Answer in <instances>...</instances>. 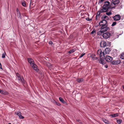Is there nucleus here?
<instances>
[{
	"label": "nucleus",
	"mask_w": 124,
	"mask_h": 124,
	"mask_svg": "<svg viewBox=\"0 0 124 124\" xmlns=\"http://www.w3.org/2000/svg\"><path fill=\"white\" fill-rule=\"evenodd\" d=\"M16 115L19 116L20 119H23L24 118L23 116H22L21 113L20 112H18L16 113Z\"/></svg>",
	"instance_id": "nucleus-18"
},
{
	"label": "nucleus",
	"mask_w": 124,
	"mask_h": 124,
	"mask_svg": "<svg viewBox=\"0 0 124 124\" xmlns=\"http://www.w3.org/2000/svg\"><path fill=\"white\" fill-rule=\"evenodd\" d=\"M46 65L51 70L52 69V66L50 63L48 62H46Z\"/></svg>",
	"instance_id": "nucleus-16"
},
{
	"label": "nucleus",
	"mask_w": 124,
	"mask_h": 124,
	"mask_svg": "<svg viewBox=\"0 0 124 124\" xmlns=\"http://www.w3.org/2000/svg\"><path fill=\"white\" fill-rule=\"evenodd\" d=\"M120 58L122 59H124V53L121 54Z\"/></svg>",
	"instance_id": "nucleus-27"
},
{
	"label": "nucleus",
	"mask_w": 124,
	"mask_h": 124,
	"mask_svg": "<svg viewBox=\"0 0 124 124\" xmlns=\"http://www.w3.org/2000/svg\"><path fill=\"white\" fill-rule=\"evenodd\" d=\"M59 101L61 102H62V103H64V104H65L66 103V102L61 97H60L59 98Z\"/></svg>",
	"instance_id": "nucleus-21"
},
{
	"label": "nucleus",
	"mask_w": 124,
	"mask_h": 124,
	"mask_svg": "<svg viewBox=\"0 0 124 124\" xmlns=\"http://www.w3.org/2000/svg\"><path fill=\"white\" fill-rule=\"evenodd\" d=\"M103 18L104 19H106V20H108L109 19L108 17L106 16H103Z\"/></svg>",
	"instance_id": "nucleus-29"
},
{
	"label": "nucleus",
	"mask_w": 124,
	"mask_h": 124,
	"mask_svg": "<svg viewBox=\"0 0 124 124\" xmlns=\"http://www.w3.org/2000/svg\"><path fill=\"white\" fill-rule=\"evenodd\" d=\"M18 79L19 81H20V82H22L23 83H25V81L24 80V79L23 77L21 76L18 78Z\"/></svg>",
	"instance_id": "nucleus-13"
},
{
	"label": "nucleus",
	"mask_w": 124,
	"mask_h": 124,
	"mask_svg": "<svg viewBox=\"0 0 124 124\" xmlns=\"http://www.w3.org/2000/svg\"><path fill=\"white\" fill-rule=\"evenodd\" d=\"M54 102H55V104L56 105H57L58 106H60L61 105L60 104L59 102H57L56 101H54Z\"/></svg>",
	"instance_id": "nucleus-32"
},
{
	"label": "nucleus",
	"mask_w": 124,
	"mask_h": 124,
	"mask_svg": "<svg viewBox=\"0 0 124 124\" xmlns=\"http://www.w3.org/2000/svg\"><path fill=\"white\" fill-rule=\"evenodd\" d=\"M6 54V53L5 52L3 53L2 54V57L3 58H5V57Z\"/></svg>",
	"instance_id": "nucleus-33"
},
{
	"label": "nucleus",
	"mask_w": 124,
	"mask_h": 124,
	"mask_svg": "<svg viewBox=\"0 0 124 124\" xmlns=\"http://www.w3.org/2000/svg\"><path fill=\"white\" fill-rule=\"evenodd\" d=\"M104 0H100L98 1V3H101Z\"/></svg>",
	"instance_id": "nucleus-36"
},
{
	"label": "nucleus",
	"mask_w": 124,
	"mask_h": 124,
	"mask_svg": "<svg viewBox=\"0 0 124 124\" xmlns=\"http://www.w3.org/2000/svg\"><path fill=\"white\" fill-rule=\"evenodd\" d=\"M106 44L105 41H102L100 43V46L101 47H104L106 46Z\"/></svg>",
	"instance_id": "nucleus-11"
},
{
	"label": "nucleus",
	"mask_w": 124,
	"mask_h": 124,
	"mask_svg": "<svg viewBox=\"0 0 124 124\" xmlns=\"http://www.w3.org/2000/svg\"><path fill=\"white\" fill-rule=\"evenodd\" d=\"M16 75L17 77V78L20 77L19 74L18 73H16Z\"/></svg>",
	"instance_id": "nucleus-37"
},
{
	"label": "nucleus",
	"mask_w": 124,
	"mask_h": 124,
	"mask_svg": "<svg viewBox=\"0 0 124 124\" xmlns=\"http://www.w3.org/2000/svg\"><path fill=\"white\" fill-rule=\"evenodd\" d=\"M24 2H23L22 3V6H23L24 7H25L26 6V5L25 3V1H24Z\"/></svg>",
	"instance_id": "nucleus-31"
},
{
	"label": "nucleus",
	"mask_w": 124,
	"mask_h": 124,
	"mask_svg": "<svg viewBox=\"0 0 124 124\" xmlns=\"http://www.w3.org/2000/svg\"><path fill=\"white\" fill-rule=\"evenodd\" d=\"M91 59L92 60H97L98 59V57L96 56V55L94 54H92L90 56Z\"/></svg>",
	"instance_id": "nucleus-12"
},
{
	"label": "nucleus",
	"mask_w": 124,
	"mask_h": 124,
	"mask_svg": "<svg viewBox=\"0 0 124 124\" xmlns=\"http://www.w3.org/2000/svg\"><path fill=\"white\" fill-rule=\"evenodd\" d=\"M91 34L93 36H94L96 34V31L94 29L93 31L91 32Z\"/></svg>",
	"instance_id": "nucleus-20"
},
{
	"label": "nucleus",
	"mask_w": 124,
	"mask_h": 124,
	"mask_svg": "<svg viewBox=\"0 0 124 124\" xmlns=\"http://www.w3.org/2000/svg\"><path fill=\"white\" fill-rule=\"evenodd\" d=\"M110 35V34L108 32H106L103 33L102 36L104 38L107 39L109 38Z\"/></svg>",
	"instance_id": "nucleus-7"
},
{
	"label": "nucleus",
	"mask_w": 124,
	"mask_h": 124,
	"mask_svg": "<svg viewBox=\"0 0 124 124\" xmlns=\"http://www.w3.org/2000/svg\"><path fill=\"white\" fill-rule=\"evenodd\" d=\"M0 93L1 94L5 95H6L8 94V93L6 91H3L2 90L0 89Z\"/></svg>",
	"instance_id": "nucleus-19"
},
{
	"label": "nucleus",
	"mask_w": 124,
	"mask_h": 124,
	"mask_svg": "<svg viewBox=\"0 0 124 124\" xmlns=\"http://www.w3.org/2000/svg\"><path fill=\"white\" fill-rule=\"evenodd\" d=\"M113 18L115 21H117L120 19L121 16L119 15H116L113 17Z\"/></svg>",
	"instance_id": "nucleus-8"
},
{
	"label": "nucleus",
	"mask_w": 124,
	"mask_h": 124,
	"mask_svg": "<svg viewBox=\"0 0 124 124\" xmlns=\"http://www.w3.org/2000/svg\"><path fill=\"white\" fill-rule=\"evenodd\" d=\"M112 3L114 5L118 4L119 2V0H112Z\"/></svg>",
	"instance_id": "nucleus-14"
},
{
	"label": "nucleus",
	"mask_w": 124,
	"mask_h": 124,
	"mask_svg": "<svg viewBox=\"0 0 124 124\" xmlns=\"http://www.w3.org/2000/svg\"><path fill=\"white\" fill-rule=\"evenodd\" d=\"M104 58L106 61L109 62H110L111 63L113 59L112 57L108 55H106Z\"/></svg>",
	"instance_id": "nucleus-5"
},
{
	"label": "nucleus",
	"mask_w": 124,
	"mask_h": 124,
	"mask_svg": "<svg viewBox=\"0 0 124 124\" xmlns=\"http://www.w3.org/2000/svg\"><path fill=\"white\" fill-rule=\"evenodd\" d=\"M110 51V49L109 48L107 47L105 49V50H104L103 52L105 53V54H108L109 52Z\"/></svg>",
	"instance_id": "nucleus-15"
},
{
	"label": "nucleus",
	"mask_w": 124,
	"mask_h": 124,
	"mask_svg": "<svg viewBox=\"0 0 124 124\" xmlns=\"http://www.w3.org/2000/svg\"><path fill=\"white\" fill-rule=\"evenodd\" d=\"M98 61L100 63L103 65L106 63V62L104 61V60L101 58L99 59H98Z\"/></svg>",
	"instance_id": "nucleus-9"
},
{
	"label": "nucleus",
	"mask_w": 124,
	"mask_h": 124,
	"mask_svg": "<svg viewBox=\"0 0 124 124\" xmlns=\"http://www.w3.org/2000/svg\"><path fill=\"white\" fill-rule=\"evenodd\" d=\"M110 3L108 1H106L104 3V4L102 7V9L100 10L101 13L106 12L109 9L111 8Z\"/></svg>",
	"instance_id": "nucleus-1"
},
{
	"label": "nucleus",
	"mask_w": 124,
	"mask_h": 124,
	"mask_svg": "<svg viewBox=\"0 0 124 124\" xmlns=\"http://www.w3.org/2000/svg\"><path fill=\"white\" fill-rule=\"evenodd\" d=\"M120 26L124 27V21L121 22L119 24Z\"/></svg>",
	"instance_id": "nucleus-24"
},
{
	"label": "nucleus",
	"mask_w": 124,
	"mask_h": 124,
	"mask_svg": "<svg viewBox=\"0 0 124 124\" xmlns=\"http://www.w3.org/2000/svg\"><path fill=\"white\" fill-rule=\"evenodd\" d=\"M118 115V113H116L115 114H114L112 115H110V116H111L112 117H116V116H117Z\"/></svg>",
	"instance_id": "nucleus-23"
},
{
	"label": "nucleus",
	"mask_w": 124,
	"mask_h": 124,
	"mask_svg": "<svg viewBox=\"0 0 124 124\" xmlns=\"http://www.w3.org/2000/svg\"><path fill=\"white\" fill-rule=\"evenodd\" d=\"M86 20H87V21H90V20H91L90 19H89V18H86Z\"/></svg>",
	"instance_id": "nucleus-40"
},
{
	"label": "nucleus",
	"mask_w": 124,
	"mask_h": 124,
	"mask_svg": "<svg viewBox=\"0 0 124 124\" xmlns=\"http://www.w3.org/2000/svg\"><path fill=\"white\" fill-rule=\"evenodd\" d=\"M49 43L50 44L52 45V44H53V43L52 42V41H50L49 42Z\"/></svg>",
	"instance_id": "nucleus-39"
},
{
	"label": "nucleus",
	"mask_w": 124,
	"mask_h": 124,
	"mask_svg": "<svg viewBox=\"0 0 124 124\" xmlns=\"http://www.w3.org/2000/svg\"><path fill=\"white\" fill-rule=\"evenodd\" d=\"M28 60L32 68L36 71H38V69L37 68V66L34 63L33 60L31 58H28Z\"/></svg>",
	"instance_id": "nucleus-2"
},
{
	"label": "nucleus",
	"mask_w": 124,
	"mask_h": 124,
	"mask_svg": "<svg viewBox=\"0 0 124 124\" xmlns=\"http://www.w3.org/2000/svg\"><path fill=\"white\" fill-rule=\"evenodd\" d=\"M101 30L97 33L98 35H101L102 33H103L104 32L108 30L109 28L108 27V25H106L105 26H101Z\"/></svg>",
	"instance_id": "nucleus-3"
},
{
	"label": "nucleus",
	"mask_w": 124,
	"mask_h": 124,
	"mask_svg": "<svg viewBox=\"0 0 124 124\" xmlns=\"http://www.w3.org/2000/svg\"><path fill=\"white\" fill-rule=\"evenodd\" d=\"M8 124H11V123H9Z\"/></svg>",
	"instance_id": "nucleus-45"
},
{
	"label": "nucleus",
	"mask_w": 124,
	"mask_h": 124,
	"mask_svg": "<svg viewBox=\"0 0 124 124\" xmlns=\"http://www.w3.org/2000/svg\"><path fill=\"white\" fill-rule=\"evenodd\" d=\"M100 13H101L100 11H98V12L97 14V15H98L99 16L100 15Z\"/></svg>",
	"instance_id": "nucleus-38"
},
{
	"label": "nucleus",
	"mask_w": 124,
	"mask_h": 124,
	"mask_svg": "<svg viewBox=\"0 0 124 124\" xmlns=\"http://www.w3.org/2000/svg\"><path fill=\"white\" fill-rule=\"evenodd\" d=\"M103 121L106 124H109L108 121L106 119H103Z\"/></svg>",
	"instance_id": "nucleus-26"
},
{
	"label": "nucleus",
	"mask_w": 124,
	"mask_h": 124,
	"mask_svg": "<svg viewBox=\"0 0 124 124\" xmlns=\"http://www.w3.org/2000/svg\"><path fill=\"white\" fill-rule=\"evenodd\" d=\"M104 67H105L106 68H107L108 67V66L107 65H105L104 66Z\"/></svg>",
	"instance_id": "nucleus-41"
},
{
	"label": "nucleus",
	"mask_w": 124,
	"mask_h": 124,
	"mask_svg": "<svg viewBox=\"0 0 124 124\" xmlns=\"http://www.w3.org/2000/svg\"><path fill=\"white\" fill-rule=\"evenodd\" d=\"M76 50L75 49H72L68 52V53L70 54H71L73 53L76 51Z\"/></svg>",
	"instance_id": "nucleus-22"
},
{
	"label": "nucleus",
	"mask_w": 124,
	"mask_h": 124,
	"mask_svg": "<svg viewBox=\"0 0 124 124\" xmlns=\"http://www.w3.org/2000/svg\"><path fill=\"white\" fill-rule=\"evenodd\" d=\"M85 54L84 53H82L81 55L80 56L79 58H81Z\"/></svg>",
	"instance_id": "nucleus-35"
},
{
	"label": "nucleus",
	"mask_w": 124,
	"mask_h": 124,
	"mask_svg": "<svg viewBox=\"0 0 124 124\" xmlns=\"http://www.w3.org/2000/svg\"><path fill=\"white\" fill-rule=\"evenodd\" d=\"M17 12V16L19 17L21 19L22 16L21 14V13L19 11V9L18 8H17L16 9Z\"/></svg>",
	"instance_id": "nucleus-17"
},
{
	"label": "nucleus",
	"mask_w": 124,
	"mask_h": 124,
	"mask_svg": "<svg viewBox=\"0 0 124 124\" xmlns=\"http://www.w3.org/2000/svg\"><path fill=\"white\" fill-rule=\"evenodd\" d=\"M112 13L111 12H107L106 13V14L108 16H110L111 15Z\"/></svg>",
	"instance_id": "nucleus-30"
},
{
	"label": "nucleus",
	"mask_w": 124,
	"mask_h": 124,
	"mask_svg": "<svg viewBox=\"0 0 124 124\" xmlns=\"http://www.w3.org/2000/svg\"><path fill=\"white\" fill-rule=\"evenodd\" d=\"M99 16L98 15H97L96 16V19H97L99 18Z\"/></svg>",
	"instance_id": "nucleus-42"
},
{
	"label": "nucleus",
	"mask_w": 124,
	"mask_h": 124,
	"mask_svg": "<svg viewBox=\"0 0 124 124\" xmlns=\"http://www.w3.org/2000/svg\"><path fill=\"white\" fill-rule=\"evenodd\" d=\"M116 23V22H113V23L112 24V26H114V25H115Z\"/></svg>",
	"instance_id": "nucleus-34"
},
{
	"label": "nucleus",
	"mask_w": 124,
	"mask_h": 124,
	"mask_svg": "<svg viewBox=\"0 0 124 124\" xmlns=\"http://www.w3.org/2000/svg\"><path fill=\"white\" fill-rule=\"evenodd\" d=\"M77 81L78 82H80L83 81V79L82 78L78 79L77 80Z\"/></svg>",
	"instance_id": "nucleus-28"
},
{
	"label": "nucleus",
	"mask_w": 124,
	"mask_h": 124,
	"mask_svg": "<svg viewBox=\"0 0 124 124\" xmlns=\"http://www.w3.org/2000/svg\"><path fill=\"white\" fill-rule=\"evenodd\" d=\"M99 25L100 26H104L107 25V21L106 20L103 19L99 23Z\"/></svg>",
	"instance_id": "nucleus-4"
},
{
	"label": "nucleus",
	"mask_w": 124,
	"mask_h": 124,
	"mask_svg": "<svg viewBox=\"0 0 124 124\" xmlns=\"http://www.w3.org/2000/svg\"><path fill=\"white\" fill-rule=\"evenodd\" d=\"M121 62L119 60L115 61H113L111 62V63L113 65H117L120 63Z\"/></svg>",
	"instance_id": "nucleus-10"
},
{
	"label": "nucleus",
	"mask_w": 124,
	"mask_h": 124,
	"mask_svg": "<svg viewBox=\"0 0 124 124\" xmlns=\"http://www.w3.org/2000/svg\"><path fill=\"white\" fill-rule=\"evenodd\" d=\"M77 121L78 122H79V121H80V120H77Z\"/></svg>",
	"instance_id": "nucleus-43"
},
{
	"label": "nucleus",
	"mask_w": 124,
	"mask_h": 124,
	"mask_svg": "<svg viewBox=\"0 0 124 124\" xmlns=\"http://www.w3.org/2000/svg\"><path fill=\"white\" fill-rule=\"evenodd\" d=\"M97 54H98L101 57H102L103 56L104 58L105 57V54L104 52H102L101 50L100 49L98 50L97 51Z\"/></svg>",
	"instance_id": "nucleus-6"
},
{
	"label": "nucleus",
	"mask_w": 124,
	"mask_h": 124,
	"mask_svg": "<svg viewBox=\"0 0 124 124\" xmlns=\"http://www.w3.org/2000/svg\"><path fill=\"white\" fill-rule=\"evenodd\" d=\"M122 120L121 119H119L116 120L117 122L119 124H120L122 123Z\"/></svg>",
	"instance_id": "nucleus-25"
},
{
	"label": "nucleus",
	"mask_w": 124,
	"mask_h": 124,
	"mask_svg": "<svg viewBox=\"0 0 124 124\" xmlns=\"http://www.w3.org/2000/svg\"><path fill=\"white\" fill-rule=\"evenodd\" d=\"M123 89H124V86H123Z\"/></svg>",
	"instance_id": "nucleus-44"
}]
</instances>
